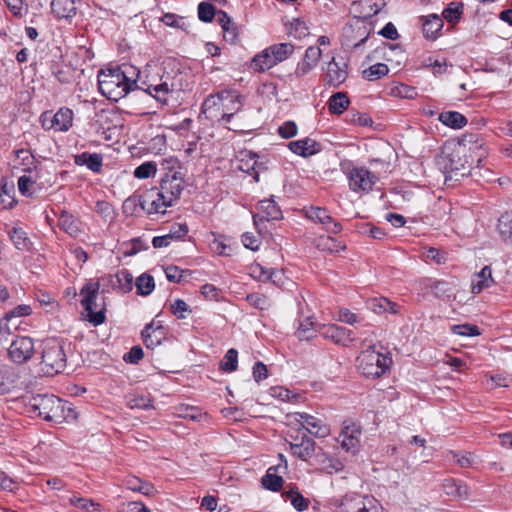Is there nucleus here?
I'll return each instance as SVG.
<instances>
[{
  "instance_id": "f257e3e1",
  "label": "nucleus",
  "mask_w": 512,
  "mask_h": 512,
  "mask_svg": "<svg viewBox=\"0 0 512 512\" xmlns=\"http://www.w3.org/2000/svg\"><path fill=\"white\" fill-rule=\"evenodd\" d=\"M139 78V69L129 63L100 71L98 85L100 92L110 100L118 101L134 90Z\"/></svg>"
},
{
  "instance_id": "f03ea898",
  "label": "nucleus",
  "mask_w": 512,
  "mask_h": 512,
  "mask_svg": "<svg viewBox=\"0 0 512 512\" xmlns=\"http://www.w3.org/2000/svg\"><path fill=\"white\" fill-rule=\"evenodd\" d=\"M134 87L145 91L162 103L167 102L168 95L175 89L169 74H166L164 68L157 64H147L143 71L139 70V78Z\"/></svg>"
},
{
  "instance_id": "7ed1b4c3",
  "label": "nucleus",
  "mask_w": 512,
  "mask_h": 512,
  "mask_svg": "<svg viewBox=\"0 0 512 512\" xmlns=\"http://www.w3.org/2000/svg\"><path fill=\"white\" fill-rule=\"evenodd\" d=\"M27 408L46 421L62 423L66 420L65 403L55 395H36L29 399Z\"/></svg>"
},
{
  "instance_id": "20e7f679",
  "label": "nucleus",
  "mask_w": 512,
  "mask_h": 512,
  "mask_svg": "<svg viewBox=\"0 0 512 512\" xmlns=\"http://www.w3.org/2000/svg\"><path fill=\"white\" fill-rule=\"evenodd\" d=\"M392 364L388 354L376 350L375 346H369L357 357V368L367 378H377L384 375Z\"/></svg>"
},
{
  "instance_id": "39448f33",
  "label": "nucleus",
  "mask_w": 512,
  "mask_h": 512,
  "mask_svg": "<svg viewBox=\"0 0 512 512\" xmlns=\"http://www.w3.org/2000/svg\"><path fill=\"white\" fill-rule=\"evenodd\" d=\"M162 170L165 171L164 177L161 179L159 189L169 199L168 202L175 204L184 189V179L180 171V163L176 158L163 160L161 163Z\"/></svg>"
},
{
  "instance_id": "423d86ee",
  "label": "nucleus",
  "mask_w": 512,
  "mask_h": 512,
  "mask_svg": "<svg viewBox=\"0 0 512 512\" xmlns=\"http://www.w3.org/2000/svg\"><path fill=\"white\" fill-rule=\"evenodd\" d=\"M66 367V355L61 343L56 339H48L42 351L41 369L46 375H54Z\"/></svg>"
},
{
  "instance_id": "0eeeda50",
  "label": "nucleus",
  "mask_w": 512,
  "mask_h": 512,
  "mask_svg": "<svg viewBox=\"0 0 512 512\" xmlns=\"http://www.w3.org/2000/svg\"><path fill=\"white\" fill-rule=\"evenodd\" d=\"M100 285L96 281H89L80 290L81 305L87 312V320L94 326L101 325L105 321V308L95 311L96 299L98 296Z\"/></svg>"
},
{
  "instance_id": "6e6552de",
  "label": "nucleus",
  "mask_w": 512,
  "mask_h": 512,
  "mask_svg": "<svg viewBox=\"0 0 512 512\" xmlns=\"http://www.w3.org/2000/svg\"><path fill=\"white\" fill-rule=\"evenodd\" d=\"M343 512H382V505L372 496L347 494L340 503Z\"/></svg>"
},
{
  "instance_id": "1a4fd4ad",
  "label": "nucleus",
  "mask_w": 512,
  "mask_h": 512,
  "mask_svg": "<svg viewBox=\"0 0 512 512\" xmlns=\"http://www.w3.org/2000/svg\"><path fill=\"white\" fill-rule=\"evenodd\" d=\"M344 173L348 178L349 188L357 193L371 191L378 180L377 176L365 167L344 168Z\"/></svg>"
},
{
  "instance_id": "9d476101",
  "label": "nucleus",
  "mask_w": 512,
  "mask_h": 512,
  "mask_svg": "<svg viewBox=\"0 0 512 512\" xmlns=\"http://www.w3.org/2000/svg\"><path fill=\"white\" fill-rule=\"evenodd\" d=\"M74 113L67 107L60 108L55 114L44 112L41 117V125L45 130L66 132L72 127Z\"/></svg>"
},
{
  "instance_id": "9b49d317",
  "label": "nucleus",
  "mask_w": 512,
  "mask_h": 512,
  "mask_svg": "<svg viewBox=\"0 0 512 512\" xmlns=\"http://www.w3.org/2000/svg\"><path fill=\"white\" fill-rule=\"evenodd\" d=\"M234 99L232 91L227 90L209 95L203 102L202 113L211 121L222 122L223 104L235 103Z\"/></svg>"
},
{
  "instance_id": "f8f14e48",
  "label": "nucleus",
  "mask_w": 512,
  "mask_h": 512,
  "mask_svg": "<svg viewBox=\"0 0 512 512\" xmlns=\"http://www.w3.org/2000/svg\"><path fill=\"white\" fill-rule=\"evenodd\" d=\"M34 353V340L28 336H17L8 348V356L15 364L28 362Z\"/></svg>"
},
{
  "instance_id": "ddd939ff",
  "label": "nucleus",
  "mask_w": 512,
  "mask_h": 512,
  "mask_svg": "<svg viewBox=\"0 0 512 512\" xmlns=\"http://www.w3.org/2000/svg\"><path fill=\"white\" fill-rule=\"evenodd\" d=\"M158 188H151L142 195V210L147 214H161L164 215L168 207L173 206L172 202Z\"/></svg>"
},
{
  "instance_id": "4468645a",
  "label": "nucleus",
  "mask_w": 512,
  "mask_h": 512,
  "mask_svg": "<svg viewBox=\"0 0 512 512\" xmlns=\"http://www.w3.org/2000/svg\"><path fill=\"white\" fill-rule=\"evenodd\" d=\"M369 35V27L363 21L357 20L355 24L344 28L342 44L347 48L356 49L366 42Z\"/></svg>"
},
{
  "instance_id": "2eb2a0df",
  "label": "nucleus",
  "mask_w": 512,
  "mask_h": 512,
  "mask_svg": "<svg viewBox=\"0 0 512 512\" xmlns=\"http://www.w3.org/2000/svg\"><path fill=\"white\" fill-rule=\"evenodd\" d=\"M295 422L315 437L324 438L330 434L329 426L320 418L307 413H294L291 415Z\"/></svg>"
},
{
  "instance_id": "dca6fc26",
  "label": "nucleus",
  "mask_w": 512,
  "mask_h": 512,
  "mask_svg": "<svg viewBox=\"0 0 512 512\" xmlns=\"http://www.w3.org/2000/svg\"><path fill=\"white\" fill-rule=\"evenodd\" d=\"M319 333L323 338L329 339L338 345L348 346L355 341L350 329L335 324L319 325Z\"/></svg>"
},
{
  "instance_id": "f3484780",
  "label": "nucleus",
  "mask_w": 512,
  "mask_h": 512,
  "mask_svg": "<svg viewBox=\"0 0 512 512\" xmlns=\"http://www.w3.org/2000/svg\"><path fill=\"white\" fill-rule=\"evenodd\" d=\"M239 170L253 176L255 182L259 181V174L266 167L262 162H258V155L252 151H240L237 157Z\"/></svg>"
},
{
  "instance_id": "a211bd4d",
  "label": "nucleus",
  "mask_w": 512,
  "mask_h": 512,
  "mask_svg": "<svg viewBox=\"0 0 512 512\" xmlns=\"http://www.w3.org/2000/svg\"><path fill=\"white\" fill-rule=\"evenodd\" d=\"M308 219L323 225L325 230L332 234H338L342 230V225L335 221L325 208L310 207L305 210Z\"/></svg>"
},
{
  "instance_id": "6ab92c4d",
  "label": "nucleus",
  "mask_w": 512,
  "mask_h": 512,
  "mask_svg": "<svg viewBox=\"0 0 512 512\" xmlns=\"http://www.w3.org/2000/svg\"><path fill=\"white\" fill-rule=\"evenodd\" d=\"M361 429L354 423L345 422L338 437L341 447L352 454H356L359 448Z\"/></svg>"
},
{
  "instance_id": "aec40b11",
  "label": "nucleus",
  "mask_w": 512,
  "mask_h": 512,
  "mask_svg": "<svg viewBox=\"0 0 512 512\" xmlns=\"http://www.w3.org/2000/svg\"><path fill=\"white\" fill-rule=\"evenodd\" d=\"M292 441L289 443L291 453L302 461H309L315 454V441L305 434L299 438L291 435Z\"/></svg>"
},
{
  "instance_id": "412c9836",
  "label": "nucleus",
  "mask_w": 512,
  "mask_h": 512,
  "mask_svg": "<svg viewBox=\"0 0 512 512\" xmlns=\"http://www.w3.org/2000/svg\"><path fill=\"white\" fill-rule=\"evenodd\" d=\"M279 457L282 463L269 467L266 471V474L262 478L263 487L274 492L279 491L282 488L284 482L282 476L278 475V473L285 472L288 468V464L284 459V456L279 454Z\"/></svg>"
},
{
  "instance_id": "4be33fe9",
  "label": "nucleus",
  "mask_w": 512,
  "mask_h": 512,
  "mask_svg": "<svg viewBox=\"0 0 512 512\" xmlns=\"http://www.w3.org/2000/svg\"><path fill=\"white\" fill-rule=\"evenodd\" d=\"M347 64L344 61L338 62L333 57L325 68V82L333 87L340 86L347 79Z\"/></svg>"
},
{
  "instance_id": "5701e85b",
  "label": "nucleus",
  "mask_w": 512,
  "mask_h": 512,
  "mask_svg": "<svg viewBox=\"0 0 512 512\" xmlns=\"http://www.w3.org/2000/svg\"><path fill=\"white\" fill-rule=\"evenodd\" d=\"M460 154V149L454 150L452 153L443 152L441 165L446 173H454L455 176L459 174L464 176L466 174L469 165H465L467 162L461 160Z\"/></svg>"
},
{
  "instance_id": "b1692460",
  "label": "nucleus",
  "mask_w": 512,
  "mask_h": 512,
  "mask_svg": "<svg viewBox=\"0 0 512 512\" xmlns=\"http://www.w3.org/2000/svg\"><path fill=\"white\" fill-rule=\"evenodd\" d=\"M258 210L261 215H254V224L257 226L259 221L279 220L282 218V212L273 198L261 200L258 203Z\"/></svg>"
},
{
  "instance_id": "393cba45",
  "label": "nucleus",
  "mask_w": 512,
  "mask_h": 512,
  "mask_svg": "<svg viewBox=\"0 0 512 512\" xmlns=\"http://www.w3.org/2000/svg\"><path fill=\"white\" fill-rule=\"evenodd\" d=\"M288 147L294 154L302 157H309L321 151L320 143L311 138L292 141L288 144Z\"/></svg>"
},
{
  "instance_id": "a878e982",
  "label": "nucleus",
  "mask_w": 512,
  "mask_h": 512,
  "mask_svg": "<svg viewBox=\"0 0 512 512\" xmlns=\"http://www.w3.org/2000/svg\"><path fill=\"white\" fill-rule=\"evenodd\" d=\"M423 34L425 38L434 40L443 28V19L437 14H430L421 17Z\"/></svg>"
},
{
  "instance_id": "bb28decb",
  "label": "nucleus",
  "mask_w": 512,
  "mask_h": 512,
  "mask_svg": "<svg viewBox=\"0 0 512 512\" xmlns=\"http://www.w3.org/2000/svg\"><path fill=\"white\" fill-rule=\"evenodd\" d=\"M37 168V161L28 149H18L15 152L14 169L31 173Z\"/></svg>"
},
{
  "instance_id": "cd10ccee",
  "label": "nucleus",
  "mask_w": 512,
  "mask_h": 512,
  "mask_svg": "<svg viewBox=\"0 0 512 512\" xmlns=\"http://www.w3.org/2000/svg\"><path fill=\"white\" fill-rule=\"evenodd\" d=\"M494 283L492 277V270L489 266H485L479 273H476L472 278L471 291L478 294L486 288H489Z\"/></svg>"
},
{
  "instance_id": "c85d7f7f",
  "label": "nucleus",
  "mask_w": 512,
  "mask_h": 512,
  "mask_svg": "<svg viewBox=\"0 0 512 512\" xmlns=\"http://www.w3.org/2000/svg\"><path fill=\"white\" fill-rule=\"evenodd\" d=\"M52 13L58 19H68L76 14V0H52Z\"/></svg>"
},
{
  "instance_id": "c756f323",
  "label": "nucleus",
  "mask_w": 512,
  "mask_h": 512,
  "mask_svg": "<svg viewBox=\"0 0 512 512\" xmlns=\"http://www.w3.org/2000/svg\"><path fill=\"white\" fill-rule=\"evenodd\" d=\"M163 336L161 325L155 326L154 322H151L145 326L142 331L143 342L147 348H153L161 343Z\"/></svg>"
},
{
  "instance_id": "7c9ffc66",
  "label": "nucleus",
  "mask_w": 512,
  "mask_h": 512,
  "mask_svg": "<svg viewBox=\"0 0 512 512\" xmlns=\"http://www.w3.org/2000/svg\"><path fill=\"white\" fill-rule=\"evenodd\" d=\"M103 157L97 153L83 152L75 157L77 165H85L93 172H100L102 168Z\"/></svg>"
},
{
  "instance_id": "2f4dec72",
  "label": "nucleus",
  "mask_w": 512,
  "mask_h": 512,
  "mask_svg": "<svg viewBox=\"0 0 512 512\" xmlns=\"http://www.w3.org/2000/svg\"><path fill=\"white\" fill-rule=\"evenodd\" d=\"M275 65L277 64L273 59V55L269 53L268 47L255 55L251 62L252 69L257 72H264Z\"/></svg>"
},
{
  "instance_id": "473e14b6",
  "label": "nucleus",
  "mask_w": 512,
  "mask_h": 512,
  "mask_svg": "<svg viewBox=\"0 0 512 512\" xmlns=\"http://www.w3.org/2000/svg\"><path fill=\"white\" fill-rule=\"evenodd\" d=\"M59 226L62 230L73 237L78 236L81 232L80 221L67 212L61 213L59 217Z\"/></svg>"
},
{
  "instance_id": "72a5a7b5",
  "label": "nucleus",
  "mask_w": 512,
  "mask_h": 512,
  "mask_svg": "<svg viewBox=\"0 0 512 512\" xmlns=\"http://www.w3.org/2000/svg\"><path fill=\"white\" fill-rule=\"evenodd\" d=\"M438 119L441 123L453 129H461L467 124L466 117L456 111L442 112Z\"/></svg>"
},
{
  "instance_id": "f704fd0d",
  "label": "nucleus",
  "mask_w": 512,
  "mask_h": 512,
  "mask_svg": "<svg viewBox=\"0 0 512 512\" xmlns=\"http://www.w3.org/2000/svg\"><path fill=\"white\" fill-rule=\"evenodd\" d=\"M367 304L370 310L378 314L385 312L398 313L397 305L384 297L370 299Z\"/></svg>"
},
{
  "instance_id": "c9c22d12",
  "label": "nucleus",
  "mask_w": 512,
  "mask_h": 512,
  "mask_svg": "<svg viewBox=\"0 0 512 512\" xmlns=\"http://www.w3.org/2000/svg\"><path fill=\"white\" fill-rule=\"evenodd\" d=\"M8 234L16 249L22 251L30 250L32 242L22 228L14 227L8 232Z\"/></svg>"
},
{
  "instance_id": "e433bc0d",
  "label": "nucleus",
  "mask_w": 512,
  "mask_h": 512,
  "mask_svg": "<svg viewBox=\"0 0 512 512\" xmlns=\"http://www.w3.org/2000/svg\"><path fill=\"white\" fill-rule=\"evenodd\" d=\"M455 285L453 282L438 280L430 286L431 293L442 300L449 299L453 296Z\"/></svg>"
},
{
  "instance_id": "4c0bfd02",
  "label": "nucleus",
  "mask_w": 512,
  "mask_h": 512,
  "mask_svg": "<svg viewBox=\"0 0 512 512\" xmlns=\"http://www.w3.org/2000/svg\"><path fill=\"white\" fill-rule=\"evenodd\" d=\"M69 503L82 512H101V504L89 498L73 495L69 498Z\"/></svg>"
},
{
  "instance_id": "58836bf2",
  "label": "nucleus",
  "mask_w": 512,
  "mask_h": 512,
  "mask_svg": "<svg viewBox=\"0 0 512 512\" xmlns=\"http://www.w3.org/2000/svg\"><path fill=\"white\" fill-rule=\"evenodd\" d=\"M268 51L273 55L276 64L285 61L294 52V45L291 43H279L268 47Z\"/></svg>"
},
{
  "instance_id": "ea45409f",
  "label": "nucleus",
  "mask_w": 512,
  "mask_h": 512,
  "mask_svg": "<svg viewBox=\"0 0 512 512\" xmlns=\"http://www.w3.org/2000/svg\"><path fill=\"white\" fill-rule=\"evenodd\" d=\"M349 99L344 92H337L328 101L329 111L333 114H341L349 106Z\"/></svg>"
},
{
  "instance_id": "a19ab883",
  "label": "nucleus",
  "mask_w": 512,
  "mask_h": 512,
  "mask_svg": "<svg viewBox=\"0 0 512 512\" xmlns=\"http://www.w3.org/2000/svg\"><path fill=\"white\" fill-rule=\"evenodd\" d=\"M18 375L10 365L0 363V392L6 391L10 385L15 383Z\"/></svg>"
},
{
  "instance_id": "79ce46f5",
  "label": "nucleus",
  "mask_w": 512,
  "mask_h": 512,
  "mask_svg": "<svg viewBox=\"0 0 512 512\" xmlns=\"http://www.w3.org/2000/svg\"><path fill=\"white\" fill-rule=\"evenodd\" d=\"M317 325L318 324L315 321H313L312 318L309 317L300 322L296 331L298 339L301 341L311 339L314 336L315 332L317 330L319 331V327L317 328Z\"/></svg>"
},
{
  "instance_id": "37998d69",
  "label": "nucleus",
  "mask_w": 512,
  "mask_h": 512,
  "mask_svg": "<svg viewBox=\"0 0 512 512\" xmlns=\"http://www.w3.org/2000/svg\"><path fill=\"white\" fill-rule=\"evenodd\" d=\"M498 231L505 242L512 243V211L501 215L498 220Z\"/></svg>"
},
{
  "instance_id": "c03bdc74",
  "label": "nucleus",
  "mask_w": 512,
  "mask_h": 512,
  "mask_svg": "<svg viewBox=\"0 0 512 512\" xmlns=\"http://www.w3.org/2000/svg\"><path fill=\"white\" fill-rule=\"evenodd\" d=\"M232 96L235 98V103L223 104L222 107V121L225 123L230 122L234 115L242 109V97L235 92H232Z\"/></svg>"
},
{
  "instance_id": "a18cd8bd",
  "label": "nucleus",
  "mask_w": 512,
  "mask_h": 512,
  "mask_svg": "<svg viewBox=\"0 0 512 512\" xmlns=\"http://www.w3.org/2000/svg\"><path fill=\"white\" fill-rule=\"evenodd\" d=\"M135 286L139 295L148 296L155 288L154 279L151 275L144 273L136 279Z\"/></svg>"
},
{
  "instance_id": "49530a36",
  "label": "nucleus",
  "mask_w": 512,
  "mask_h": 512,
  "mask_svg": "<svg viewBox=\"0 0 512 512\" xmlns=\"http://www.w3.org/2000/svg\"><path fill=\"white\" fill-rule=\"evenodd\" d=\"M282 496L286 500H290L292 506L299 512L308 508V500L298 490L285 491Z\"/></svg>"
},
{
  "instance_id": "de8ad7c7",
  "label": "nucleus",
  "mask_w": 512,
  "mask_h": 512,
  "mask_svg": "<svg viewBox=\"0 0 512 512\" xmlns=\"http://www.w3.org/2000/svg\"><path fill=\"white\" fill-rule=\"evenodd\" d=\"M317 247L330 253H338L345 249V245L330 236L320 237Z\"/></svg>"
},
{
  "instance_id": "09e8293b",
  "label": "nucleus",
  "mask_w": 512,
  "mask_h": 512,
  "mask_svg": "<svg viewBox=\"0 0 512 512\" xmlns=\"http://www.w3.org/2000/svg\"><path fill=\"white\" fill-rule=\"evenodd\" d=\"M388 72H389V68L386 64L377 63V64H374V65L370 66L369 68L365 69L363 71V76L365 79H367L369 81H374V80L380 79L381 77L387 75Z\"/></svg>"
},
{
  "instance_id": "8fccbe9b",
  "label": "nucleus",
  "mask_w": 512,
  "mask_h": 512,
  "mask_svg": "<svg viewBox=\"0 0 512 512\" xmlns=\"http://www.w3.org/2000/svg\"><path fill=\"white\" fill-rule=\"evenodd\" d=\"M156 172V164L152 161H147L136 167L133 175L137 179H148L155 176Z\"/></svg>"
},
{
  "instance_id": "3c124183",
  "label": "nucleus",
  "mask_w": 512,
  "mask_h": 512,
  "mask_svg": "<svg viewBox=\"0 0 512 512\" xmlns=\"http://www.w3.org/2000/svg\"><path fill=\"white\" fill-rule=\"evenodd\" d=\"M170 311L178 319H186L192 312L190 306L182 299H175L170 304Z\"/></svg>"
},
{
  "instance_id": "603ef678",
  "label": "nucleus",
  "mask_w": 512,
  "mask_h": 512,
  "mask_svg": "<svg viewBox=\"0 0 512 512\" xmlns=\"http://www.w3.org/2000/svg\"><path fill=\"white\" fill-rule=\"evenodd\" d=\"M238 366V352L236 349H229L225 356L224 360L221 362L220 367L225 372H233L237 369Z\"/></svg>"
},
{
  "instance_id": "864d4df0",
  "label": "nucleus",
  "mask_w": 512,
  "mask_h": 512,
  "mask_svg": "<svg viewBox=\"0 0 512 512\" xmlns=\"http://www.w3.org/2000/svg\"><path fill=\"white\" fill-rule=\"evenodd\" d=\"M128 489L132 491L140 492L144 495H152L154 493V486L147 482H142L138 478H132L127 480L126 483Z\"/></svg>"
},
{
  "instance_id": "5fc2aeb1",
  "label": "nucleus",
  "mask_w": 512,
  "mask_h": 512,
  "mask_svg": "<svg viewBox=\"0 0 512 512\" xmlns=\"http://www.w3.org/2000/svg\"><path fill=\"white\" fill-rule=\"evenodd\" d=\"M116 279L119 289L124 292H130L133 288V275L128 270H120L116 273Z\"/></svg>"
},
{
  "instance_id": "6e6d98bb",
  "label": "nucleus",
  "mask_w": 512,
  "mask_h": 512,
  "mask_svg": "<svg viewBox=\"0 0 512 512\" xmlns=\"http://www.w3.org/2000/svg\"><path fill=\"white\" fill-rule=\"evenodd\" d=\"M138 207L142 209V195L141 196H131L128 197L122 205V210L125 215L132 216L134 215Z\"/></svg>"
},
{
  "instance_id": "4d7b16f0",
  "label": "nucleus",
  "mask_w": 512,
  "mask_h": 512,
  "mask_svg": "<svg viewBox=\"0 0 512 512\" xmlns=\"http://www.w3.org/2000/svg\"><path fill=\"white\" fill-rule=\"evenodd\" d=\"M131 409L147 410L153 407L151 400L144 395H134L127 402Z\"/></svg>"
},
{
  "instance_id": "13d9d810",
  "label": "nucleus",
  "mask_w": 512,
  "mask_h": 512,
  "mask_svg": "<svg viewBox=\"0 0 512 512\" xmlns=\"http://www.w3.org/2000/svg\"><path fill=\"white\" fill-rule=\"evenodd\" d=\"M288 33L294 38L302 39L309 34V31L306 24L297 19L291 22Z\"/></svg>"
},
{
  "instance_id": "bf43d9fd",
  "label": "nucleus",
  "mask_w": 512,
  "mask_h": 512,
  "mask_svg": "<svg viewBox=\"0 0 512 512\" xmlns=\"http://www.w3.org/2000/svg\"><path fill=\"white\" fill-rule=\"evenodd\" d=\"M462 14V6L451 3L447 8L443 10L442 16L449 23H456Z\"/></svg>"
},
{
  "instance_id": "052dcab7",
  "label": "nucleus",
  "mask_w": 512,
  "mask_h": 512,
  "mask_svg": "<svg viewBox=\"0 0 512 512\" xmlns=\"http://www.w3.org/2000/svg\"><path fill=\"white\" fill-rule=\"evenodd\" d=\"M246 300L250 305L260 310H264L269 306L268 298L264 294L258 292L248 294L246 296Z\"/></svg>"
},
{
  "instance_id": "680f3d73",
  "label": "nucleus",
  "mask_w": 512,
  "mask_h": 512,
  "mask_svg": "<svg viewBox=\"0 0 512 512\" xmlns=\"http://www.w3.org/2000/svg\"><path fill=\"white\" fill-rule=\"evenodd\" d=\"M215 16L214 6L207 2L198 5V17L203 22H211Z\"/></svg>"
},
{
  "instance_id": "e2e57ef3",
  "label": "nucleus",
  "mask_w": 512,
  "mask_h": 512,
  "mask_svg": "<svg viewBox=\"0 0 512 512\" xmlns=\"http://www.w3.org/2000/svg\"><path fill=\"white\" fill-rule=\"evenodd\" d=\"M452 332L460 336H478L480 335L479 328L475 325L460 324L452 326Z\"/></svg>"
},
{
  "instance_id": "0e129e2a",
  "label": "nucleus",
  "mask_w": 512,
  "mask_h": 512,
  "mask_svg": "<svg viewBox=\"0 0 512 512\" xmlns=\"http://www.w3.org/2000/svg\"><path fill=\"white\" fill-rule=\"evenodd\" d=\"M36 299L40 305L47 308L49 312H52L57 308V302L55 298L46 292L38 291L36 294Z\"/></svg>"
},
{
  "instance_id": "69168bd1",
  "label": "nucleus",
  "mask_w": 512,
  "mask_h": 512,
  "mask_svg": "<svg viewBox=\"0 0 512 512\" xmlns=\"http://www.w3.org/2000/svg\"><path fill=\"white\" fill-rule=\"evenodd\" d=\"M35 181L27 175H23L18 179V189L20 193L26 197H30L33 194L32 187Z\"/></svg>"
},
{
  "instance_id": "338daca9",
  "label": "nucleus",
  "mask_w": 512,
  "mask_h": 512,
  "mask_svg": "<svg viewBox=\"0 0 512 512\" xmlns=\"http://www.w3.org/2000/svg\"><path fill=\"white\" fill-rule=\"evenodd\" d=\"M321 56H322V51L319 47L310 46L306 49L302 60H304L305 62L310 63L312 66L316 67Z\"/></svg>"
},
{
  "instance_id": "774afa93",
  "label": "nucleus",
  "mask_w": 512,
  "mask_h": 512,
  "mask_svg": "<svg viewBox=\"0 0 512 512\" xmlns=\"http://www.w3.org/2000/svg\"><path fill=\"white\" fill-rule=\"evenodd\" d=\"M118 512H148V510L143 503L131 501L120 504Z\"/></svg>"
}]
</instances>
